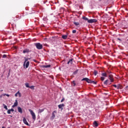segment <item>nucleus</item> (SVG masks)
<instances>
[{"instance_id":"obj_1","label":"nucleus","mask_w":128,"mask_h":128,"mask_svg":"<svg viewBox=\"0 0 128 128\" xmlns=\"http://www.w3.org/2000/svg\"><path fill=\"white\" fill-rule=\"evenodd\" d=\"M82 19L84 20H87L88 24H92L93 22H98V20L96 19L88 20V18L86 16H83Z\"/></svg>"},{"instance_id":"obj_2","label":"nucleus","mask_w":128,"mask_h":128,"mask_svg":"<svg viewBox=\"0 0 128 128\" xmlns=\"http://www.w3.org/2000/svg\"><path fill=\"white\" fill-rule=\"evenodd\" d=\"M28 60V59L25 58V60L24 62V66H25L26 68H28V66H30V62Z\"/></svg>"},{"instance_id":"obj_3","label":"nucleus","mask_w":128,"mask_h":128,"mask_svg":"<svg viewBox=\"0 0 128 128\" xmlns=\"http://www.w3.org/2000/svg\"><path fill=\"white\" fill-rule=\"evenodd\" d=\"M28 111L30 112V114L32 116V120H36V114H34V111H32V109H29Z\"/></svg>"},{"instance_id":"obj_4","label":"nucleus","mask_w":128,"mask_h":128,"mask_svg":"<svg viewBox=\"0 0 128 128\" xmlns=\"http://www.w3.org/2000/svg\"><path fill=\"white\" fill-rule=\"evenodd\" d=\"M34 46H36L37 50H42V44H40V43H35Z\"/></svg>"},{"instance_id":"obj_5","label":"nucleus","mask_w":128,"mask_h":128,"mask_svg":"<svg viewBox=\"0 0 128 128\" xmlns=\"http://www.w3.org/2000/svg\"><path fill=\"white\" fill-rule=\"evenodd\" d=\"M56 114V110H54L52 113V116L50 117V120H52L54 119V118H56V114Z\"/></svg>"},{"instance_id":"obj_6","label":"nucleus","mask_w":128,"mask_h":128,"mask_svg":"<svg viewBox=\"0 0 128 128\" xmlns=\"http://www.w3.org/2000/svg\"><path fill=\"white\" fill-rule=\"evenodd\" d=\"M108 78L110 80V82H114V76L112 74L109 75Z\"/></svg>"},{"instance_id":"obj_7","label":"nucleus","mask_w":128,"mask_h":128,"mask_svg":"<svg viewBox=\"0 0 128 128\" xmlns=\"http://www.w3.org/2000/svg\"><path fill=\"white\" fill-rule=\"evenodd\" d=\"M23 122H24V124H26V126H28V121L26 120V119L25 118H23Z\"/></svg>"},{"instance_id":"obj_8","label":"nucleus","mask_w":128,"mask_h":128,"mask_svg":"<svg viewBox=\"0 0 128 128\" xmlns=\"http://www.w3.org/2000/svg\"><path fill=\"white\" fill-rule=\"evenodd\" d=\"M63 106H64V104H59V105L58 106V108H60V109H61L62 110H63V108H62Z\"/></svg>"},{"instance_id":"obj_9","label":"nucleus","mask_w":128,"mask_h":128,"mask_svg":"<svg viewBox=\"0 0 128 128\" xmlns=\"http://www.w3.org/2000/svg\"><path fill=\"white\" fill-rule=\"evenodd\" d=\"M93 124L95 128H97V126H98V124L96 121H94Z\"/></svg>"},{"instance_id":"obj_10","label":"nucleus","mask_w":128,"mask_h":128,"mask_svg":"<svg viewBox=\"0 0 128 128\" xmlns=\"http://www.w3.org/2000/svg\"><path fill=\"white\" fill-rule=\"evenodd\" d=\"M18 100H16L14 104L12 106V108H16V106H18Z\"/></svg>"},{"instance_id":"obj_11","label":"nucleus","mask_w":128,"mask_h":128,"mask_svg":"<svg viewBox=\"0 0 128 128\" xmlns=\"http://www.w3.org/2000/svg\"><path fill=\"white\" fill-rule=\"evenodd\" d=\"M110 80H106L105 82H104V84L105 86H108V84H110L112 83H110Z\"/></svg>"},{"instance_id":"obj_12","label":"nucleus","mask_w":128,"mask_h":128,"mask_svg":"<svg viewBox=\"0 0 128 128\" xmlns=\"http://www.w3.org/2000/svg\"><path fill=\"white\" fill-rule=\"evenodd\" d=\"M18 112H20V114H22V109L20 106L18 107Z\"/></svg>"},{"instance_id":"obj_13","label":"nucleus","mask_w":128,"mask_h":128,"mask_svg":"<svg viewBox=\"0 0 128 128\" xmlns=\"http://www.w3.org/2000/svg\"><path fill=\"white\" fill-rule=\"evenodd\" d=\"M42 68H50V65H43Z\"/></svg>"},{"instance_id":"obj_14","label":"nucleus","mask_w":128,"mask_h":128,"mask_svg":"<svg viewBox=\"0 0 128 128\" xmlns=\"http://www.w3.org/2000/svg\"><path fill=\"white\" fill-rule=\"evenodd\" d=\"M44 112V108L39 109L38 112V114H42V112Z\"/></svg>"},{"instance_id":"obj_15","label":"nucleus","mask_w":128,"mask_h":128,"mask_svg":"<svg viewBox=\"0 0 128 128\" xmlns=\"http://www.w3.org/2000/svg\"><path fill=\"white\" fill-rule=\"evenodd\" d=\"M26 52H30V50L28 49H25L23 50V54H26Z\"/></svg>"},{"instance_id":"obj_16","label":"nucleus","mask_w":128,"mask_h":128,"mask_svg":"<svg viewBox=\"0 0 128 128\" xmlns=\"http://www.w3.org/2000/svg\"><path fill=\"white\" fill-rule=\"evenodd\" d=\"M72 60H74V59H70L69 60V61L68 62V64H72Z\"/></svg>"},{"instance_id":"obj_17","label":"nucleus","mask_w":128,"mask_h":128,"mask_svg":"<svg viewBox=\"0 0 128 128\" xmlns=\"http://www.w3.org/2000/svg\"><path fill=\"white\" fill-rule=\"evenodd\" d=\"M62 38H63V40H66V38H68V36L66 35H62Z\"/></svg>"},{"instance_id":"obj_18","label":"nucleus","mask_w":128,"mask_h":128,"mask_svg":"<svg viewBox=\"0 0 128 128\" xmlns=\"http://www.w3.org/2000/svg\"><path fill=\"white\" fill-rule=\"evenodd\" d=\"M74 24H75V26H80V22H74Z\"/></svg>"},{"instance_id":"obj_19","label":"nucleus","mask_w":128,"mask_h":128,"mask_svg":"<svg viewBox=\"0 0 128 128\" xmlns=\"http://www.w3.org/2000/svg\"><path fill=\"white\" fill-rule=\"evenodd\" d=\"M102 76H105L106 78L108 76L106 73V72L102 73Z\"/></svg>"},{"instance_id":"obj_20","label":"nucleus","mask_w":128,"mask_h":128,"mask_svg":"<svg viewBox=\"0 0 128 128\" xmlns=\"http://www.w3.org/2000/svg\"><path fill=\"white\" fill-rule=\"evenodd\" d=\"M84 80H85L86 82L87 80H88V78H83L82 80V81H84Z\"/></svg>"},{"instance_id":"obj_21","label":"nucleus","mask_w":128,"mask_h":128,"mask_svg":"<svg viewBox=\"0 0 128 128\" xmlns=\"http://www.w3.org/2000/svg\"><path fill=\"white\" fill-rule=\"evenodd\" d=\"M3 106H4V108H5V110H8V106H6V104H3Z\"/></svg>"},{"instance_id":"obj_22","label":"nucleus","mask_w":128,"mask_h":128,"mask_svg":"<svg viewBox=\"0 0 128 128\" xmlns=\"http://www.w3.org/2000/svg\"><path fill=\"white\" fill-rule=\"evenodd\" d=\"M86 82H88V84H92V80H90L89 78H88V80H87Z\"/></svg>"},{"instance_id":"obj_23","label":"nucleus","mask_w":128,"mask_h":128,"mask_svg":"<svg viewBox=\"0 0 128 128\" xmlns=\"http://www.w3.org/2000/svg\"><path fill=\"white\" fill-rule=\"evenodd\" d=\"M119 88H122V86H120V84H118L117 86V89L118 90Z\"/></svg>"},{"instance_id":"obj_24","label":"nucleus","mask_w":128,"mask_h":128,"mask_svg":"<svg viewBox=\"0 0 128 128\" xmlns=\"http://www.w3.org/2000/svg\"><path fill=\"white\" fill-rule=\"evenodd\" d=\"M25 86L26 88H30V84H28V83H26Z\"/></svg>"},{"instance_id":"obj_25","label":"nucleus","mask_w":128,"mask_h":128,"mask_svg":"<svg viewBox=\"0 0 128 128\" xmlns=\"http://www.w3.org/2000/svg\"><path fill=\"white\" fill-rule=\"evenodd\" d=\"M10 110H8V111H7V113L8 114H10Z\"/></svg>"},{"instance_id":"obj_26","label":"nucleus","mask_w":128,"mask_h":128,"mask_svg":"<svg viewBox=\"0 0 128 128\" xmlns=\"http://www.w3.org/2000/svg\"><path fill=\"white\" fill-rule=\"evenodd\" d=\"M94 76H96V74H98V71L94 70Z\"/></svg>"},{"instance_id":"obj_27","label":"nucleus","mask_w":128,"mask_h":128,"mask_svg":"<svg viewBox=\"0 0 128 128\" xmlns=\"http://www.w3.org/2000/svg\"><path fill=\"white\" fill-rule=\"evenodd\" d=\"M91 84H96V82L94 81H92Z\"/></svg>"},{"instance_id":"obj_28","label":"nucleus","mask_w":128,"mask_h":128,"mask_svg":"<svg viewBox=\"0 0 128 128\" xmlns=\"http://www.w3.org/2000/svg\"><path fill=\"white\" fill-rule=\"evenodd\" d=\"M72 34H76V30H72Z\"/></svg>"},{"instance_id":"obj_29","label":"nucleus","mask_w":128,"mask_h":128,"mask_svg":"<svg viewBox=\"0 0 128 128\" xmlns=\"http://www.w3.org/2000/svg\"><path fill=\"white\" fill-rule=\"evenodd\" d=\"M100 80H102V81L104 80V77H101V78H100Z\"/></svg>"},{"instance_id":"obj_30","label":"nucleus","mask_w":128,"mask_h":128,"mask_svg":"<svg viewBox=\"0 0 128 128\" xmlns=\"http://www.w3.org/2000/svg\"><path fill=\"white\" fill-rule=\"evenodd\" d=\"M2 58H6V54H4L2 56Z\"/></svg>"},{"instance_id":"obj_31","label":"nucleus","mask_w":128,"mask_h":128,"mask_svg":"<svg viewBox=\"0 0 128 128\" xmlns=\"http://www.w3.org/2000/svg\"><path fill=\"white\" fill-rule=\"evenodd\" d=\"M72 84H74L73 86H76V82H75L74 81H73V82H72Z\"/></svg>"},{"instance_id":"obj_32","label":"nucleus","mask_w":128,"mask_h":128,"mask_svg":"<svg viewBox=\"0 0 128 128\" xmlns=\"http://www.w3.org/2000/svg\"><path fill=\"white\" fill-rule=\"evenodd\" d=\"M29 88H31L32 90L34 88V86H30Z\"/></svg>"},{"instance_id":"obj_33","label":"nucleus","mask_w":128,"mask_h":128,"mask_svg":"<svg viewBox=\"0 0 128 128\" xmlns=\"http://www.w3.org/2000/svg\"><path fill=\"white\" fill-rule=\"evenodd\" d=\"M18 95L19 96V97H20V96H22V94H20V92H18Z\"/></svg>"},{"instance_id":"obj_34","label":"nucleus","mask_w":128,"mask_h":128,"mask_svg":"<svg viewBox=\"0 0 128 128\" xmlns=\"http://www.w3.org/2000/svg\"><path fill=\"white\" fill-rule=\"evenodd\" d=\"M10 112H14V108L10 109Z\"/></svg>"},{"instance_id":"obj_35","label":"nucleus","mask_w":128,"mask_h":128,"mask_svg":"<svg viewBox=\"0 0 128 128\" xmlns=\"http://www.w3.org/2000/svg\"><path fill=\"white\" fill-rule=\"evenodd\" d=\"M18 92L15 94V96H18Z\"/></svg>"},{"instance_id":"obj_36","label":"nucleus","mask_w":128,"mask_h":128,"mask_svg":"<svg viewBox=\"0 0 128 128\" xmlns=\"http://www.w3.org/2000/svg\"><path fill=\"white\" fill-rule=\"evenodd\" d=\"M64 100V98H62V99L61 100L60 102H62Z\"/></svg>"},{"instance_id":"obj_37","label":"nucleus","mask_w":128,"mask_h":128,"mask_svg":"<svg viewBox=\"0 0 128 128\" xmlns=\"http://www.w3.org/2000/svg\"><path fill=\"white\" fill-rule=\"evenodd\" d=\"M112 86H114V88H117L118 86H116V84H114Z\"/></svg>"},{"instance_id":"obj_38","label":"nucleus","mask_w":128,"mask_h":128,"mask_svg":"<svg viewBox=\"0 0 128 128\" xmlns=\"http://www.w3.org/2000/svg\"><path fill=\"white\" fill-rule=\"evenodd\" d=\"M4 96H10V94H4Z\"/></svg>"},{"instance_id":"obj_39","label":"nucleus","mask_w":128,"mask_h":128,"mask_svg":"<svg viewBox=\"0 0 128 128\" xmlns=\"http://www.w3.org/2000/svg\"><path fill=\"white\" fill-rule=\"evenodd\" d=\"M118 40H120V38H118Z\"/></svg>"},{"instance_id":"obj_40","label":"nucleus","mask_w":128,"mask_h":128,"mask_svg":"<svg viewBox=\"0 0 128 128\" xmlns=\"http://www.w3.org/2000/svg\"><path fill=\"white\" fill-rule=\"evenodd\" d=\"M2 128H5L4 126H2Z\"/></svg>"},{"instance_id":"obj_41","label":"nucleus","mask_w":128,"mask_h":128,"mask_svg":"<svg viewBox=\"0 0 128 128\" xmlns=\"http://www.w3.org/2000/svg\"><path fill=\"white\" fill-rule=\"evenodd\" d=\"M10 118H12V116H10Z\"/></svg>"},{"instance_id":"obj_42","label":"nucleus","mask_w":128,"mask_h":128,"mask_svg":"<svg viewBox=\"0 0 128 128\" xmlns=\"http://www.w3.org/2000/svg\"><path fill=\"white\" fill-rule=\"evenodd\" d=\"M34 62H36V60H34Z\"/></svg>"},{"instance_id":"obj_43","label":"nucleus","mask_w":128,"mask_h":128,"mask_svg":"<svg viewBox=\"0 0 128 128\" xmlns=\"http://www.w3.org/2000/svg\"><path fill=\"white\" fill-rule=\"evenodd\" d=\"M1 92H2V90Z\"/></svg>"},{"instance_id":"obj_44","label":"nucleus","mask_w":128,"mask_h":128,"mask_svg":"<svg viewBox=\"0 0 128 128\" xmlns=\"http://www.w3.org/2000/svg\"><path fill=\"white\" fill-rule=\"evenodd\" d=\"M127 40L128 41V38Z\"/></svg>"},{"instance_id":"obj_45","label":"nucleus","mask_w":128,"mask_h":128,"mask_svg":"<svg viewBox=\"0 0 128 128\" xmlns=\"http://www.w3.org/2000/svg\"><path fill=\"white\" fill-rule=\"evenodd\" d=\"M0 98H2V96H0Z\"/></svg>"}]
</instances>
